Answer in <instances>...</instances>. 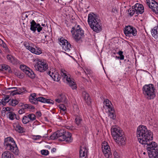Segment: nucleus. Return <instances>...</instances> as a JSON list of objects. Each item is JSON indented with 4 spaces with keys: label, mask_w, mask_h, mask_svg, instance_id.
Here are the masks:
<instances>
[{
    "label": "nucleus",
    "mask_w": 158,
    "mask_h": 158,
    "mask_svg": "<svg viewBox=\"0 0 158 158\" xmlns=\"http://www.w3.org/2000/svg\"><path fill=\"white\" fill-rule=\"evenodd\" d=\"M136 135L139 142L143 145L149 144L153 139L152 132L144 126H140L138 127Z\"/></svg>",
    "instance_id": "obj_1"
},
{
    "label": "nucleus",
    "mask_w": 158,
    "mask_h": 158,
    "mask_svg": "<svg viewBox=\"0 0 158 158\" xmlns=\"http://www.w3.org/2000/svg\"><path fill=\"white\" fill-rule=\"evenodd\" d=\"M71 134L69 132H66L64 129L58 130L57 133L53 134L50 136L51 139H55L58 138V140L61 141H65L67 143L72 142Z\"/></svg>",
    "instance_id": "obj_2"
},
{
    "label": "nucleus",
    "mask_w": 158,
    "mask_h": 158,
    "mask_svg": "<svg viewBox=\"0 0 158 158\" xmlns=\"http://www.w3.org/2000/svg\"><path fill=\"white\" fill-rule=\"evenodd\" d=\"M88 22L90 27L95 32L98 33L101 31L102 25L98 16L94 14H89Z\"/></svg>",
    "instance_id": "obj_3"
},
{
    "label": "nucleus",
    "mask_w": 158,
    "mask_h": 158,
    "mask_svg": "<svg viewBox=\"0 0 158 158\" xmlns=\"http://www.w3.org/2000/svg\"><path fill=\"white\" fill-rule=\"evenodd\" d=\"M4 145L5 148L16 154H18L19 150L14 139L11 137H8L4 139Z\"/></svg>",
    "instance_id": "obj_4"
},
{
    "label": "nucleus",
    "mask_w": 158,
    "mask_h": 158,
    "mask_svg": "<svg viewBox=\"0 0 158 158\" xmlns=\"http://www.w3.org/2000/svg\"><path fill=\"white\" fill-rule=\"evenodd\" d=\"M156 89L152 84L145 85L142 88L143 95L149 99L154 98L156 96Z\"/></svg>",
    "instance_id": "obj_5"
},
{
    "label": "nucleus",
    "mask_w": 158,
    "mask_h": 158,
    "mask_svg": "<svg viewBox=\"0 0 158 158\" xmlns=\"http://www.w3.org/2000/svg\"><path fill=\"white\" fill-rule=\"evenodd\" d=\"M147 144V150L150 158H158V145L152 140Z\"/></svg>",
    "instance_id": "obj_6"
},
{
    "label": "nucleus",
    "mask_w": 158,
    "mask_h": 158,
    "mask_svg": "<svg viewBox=\"0 0 158 158\" xmlns=\"http://www.w3.org/2000/svg\"><path fill=\"white\" fill-rule=\"evenodd\" d=\"M71 31L73 35L74 34V38L77 41L84 36V31L78 25L76 24L74 27H73Z\"/></svg>",
    "instance_id": "obj_7"
},
{
    "label": "nucleus",
    "mask_w": 158,
    "mask_h": 158,
    "mask_svg": "<svg viewBox=\"0 0 158 158\" xmlns=\"http://www.w3.org/2000/svg\"><path fill=\"white\" fill-rule=\"evenodd\" d=\"M60 74L61 76L65 79L69 86L73 89H77V85L74 81V80L70 77L69 75L67 74V71L64 69H61Z\"/></svg>",
    "instance_id": "obj_8"
},
{
    "label": "nucleus",
    "mask_w": 158,
    "mask_h": 158,
    "mask_svg": "<svg viewBox=\"0 0 158 158\" xmlns=\"http://www.w3.org/2000/svg\"><path fill=\"white\" fill-rule=\"evenodd\" d=\"M35 69L40 72H43L48 68V64L41 60H38L34 65Z\"/></svg>",
    "instance_id": "obj_9"
},
{
    "label": "nucleus",
    "mask_w": 158,
    "mask_h": 158,
    "mask_svg": "<svg viewBox=\"0 0 158 158\" xmlns=\"http://www.w3.org/2000/svg\"><path fill=\"white\" fill-rule=\"evenodd\" d=\"M58 40L59 44L61 46L63 49L67 52L70 50L72 48L71 45L67 40L61 37L58 39Z\"/></svg>",
    "instance_id": "obj_10"
},
{
    "label": "nucleus",
    "mask_w": 158,
    "mask_h": 158,
    "mask_svg": "<svg viewBox=\"0 0 158 158\" xmlns=\"http://www.w3.org/2000/svg\"><path fill=\"white\" fill-rule=\"evenodd\" d=\"M14 89L10 91V95L13 96L16 94H20L23 93H26L27 92V90L26 88L24 87L18 88L15 87H13L11 88H8L7 89Z\"/></svg>",
    "instance_id": "obj_11"
},
{
    "label": "nucleus",
    "mask_w": 158,
    "mask_h": 158,
    "mask_svg": "<svg viewBox=\"0 0 158 158\" xmlns=\"http://www.w3.org/2000/svg\"><path fill=\"white\" fill-rule=\"evenodd\" d=\"M147 4L152 11L156 14H158V3L154 0H146Z\"/></svg>",
    "instance_id": "obj_12"
},
{
    "label": "nucleus",
    "mask_w": 158,
    "mask_h": 158,
    "mask_svg": "<svg viewBox=\"0 0 158 158\" xmlns=\"http://www.w3.org/2000/svg\"><path fill=\"white\" fill-rule=\"evenodd\" d=\"M124 32L127 36L131 37L132 35L135 36L137 34V31L136 29L130 26H126L124 30Z\"/></svg>",
    "instance_id": "obj_13"
},
{
    "label": "nucleus",
    "mask_w": 158,
    "mask_h": 158,
    "mask_svg": "<svg viewBox=\"0 0 158 158\" xmlns=\"http://www.w3.org/2000/svg\"><path fill=\"white\" fill-rule=\"evenodd\" d=\"M30 30L34 32H35L36 30L38 32H40L43 28L42 27H41L40 24L36 23L33 20L30 22Z\"/></svg>",
    "instance_id": "obj_14"
},
{
    "label": "nucleus",
    "mask_w": 158,
    "mask_h": 158,
    "mask_svg": "<svg viewBox=\"0 0 158 158\" xmlns=\"http://www.w3.org/2000/svg\"><path fill=\"white\" fill-rule=\"evenodd\" d=\"M102 152L106 158H110L111 157L112 154L109 146L107 145H102Z\"/></svg>",
    "instance_id": "obj_15"
},
{
    "label": "nucleus",
    "mask_w": 158,
    "mask_h": 158,
    "mask_svg": "<svg viewBox=\"0 0 158 158\" xmlns=\"http://www.w3.org/2000/svg\"><path fill=\"white\" fill-rule=\"evenodd\" d=\"M115 142L119 145L123 146L126 144V138L124 137L123 134L117 136L114 139Z\"/></svg>",
    "instance_id": "obj_16"
},
{
    "label": "nucleus",
    "mask_w": 158,
    "mask_h": 158,
    "mask_svg": "<svg viewBox=\"0 0 158 158\" xmlns=\"http://www.w3.org/2000/svg\"><path fill=\"white\" fill-rule=\"evenodd\" d=\"M111 133L114 139L123 134V131L120 130V128L116 127L111 129Z\"/></svg>",
    "instance_id": "obj_17"
},
{
    "label": "nucleus",
    "mask_w": 158,
    "mask_h": 158,
    "mask_svg": "<svg viewBox=\"0 0 158 158\" xmlns=\"http://www.w3.org/2000/svg\"><path fill=\"white\" fill-rule=\"evenodd\" d=\"M6 58L8 61L13 64L16 65L20 63V61L19 60L11 55H7Z\"/></svg>",
    "instance_id": "obj_18"
},
{
    "label": "nucleus",
    "mask_w": 158,
    "mask_h": 158,
    "mask_svg": "<svg viewBox=\"0 0 158 158\" xmlns=\"http://www.w3.org/2000/svg\"><path fill=\"white\" fill-rule=\"evenodd\" d=\"M132 8L135 9V10H136V14H141L144 12V8L142 4L137 3L132 6Z\"/></svg>",
    "instance_id": "obj_19"
},
{
    "label": "nucleus",
    "mask_w": 158,
    "mask_h": 158,
    "mask_svg": "<svg viewBox=\"0 0 158 158\" xmlns=\"http://www.w3.org/2000/svg\"><path fill=\"white\" fill-rule=\"evenodd\" d=\"M48 74L50 75L54 81H60V75L57 73H51L50 71H49L48 72Z\"/></svg>",
    "instance_id": "obj_20"
},
{
    "label": "nucleus",
    "mask_w": 158,
    "mask_h": 158,
    "mask_svg": "<svg viewBox=\"0 0 158 158\" xmlns=\"http://www.w3.org/2000/svg\"><path fill=\"white\" fill-rule=\"evenodd\" d=\"M82 96L87 104L89 105L91 103V100L89 94L85 91L82 92Z\"/></svg>",
    "instance_id": "obj_21"
},
{
    "label": "nucleus",
    "mask_w": 158,
    "mask_h": 158,
    "mask_svg": "<svg viewBox=\"0 0 158 158\" xmlns=\"http://www.w3.org/2000/svg\"><path fill=\"white\" fill-rule=\"evenodd\" d=\"M67 98L64 94H60L58 96V98L56 99V101L58 103L65 102H66Z\"/></svg>",
    "instance_id": "obj_22"
},
{
    "label": "nucleus",
    "mask_w": 158,
    "mask_h": 158,
    "mask_svg": "<svg viewBox=\"0 0 158 158\" xmlns=\"http://www.w3.org/2000/svg\"><path fill=\"white\" fill-rule=\"evenodd\" d=\"M87 152L86 147H81L79 152L80 158H86Z\"/></svg>",
    "instance_id": "obj_23"
},
{
    "label": "nucleus",
    "mask_w": 158,
    "mask_h": 158,
    "mask_svg": "<svg viewBox=\"0 0 158 158\" xmlns=\"http://www.w3.org/2000/svg\"><path fill=\"white\" fill-rule=\"evenodd\" d=\"M37 98L36 97V94L35 93H32L31 94L29 97L30 102L35 105L37 104L38 102H37Z\"/></svg>",
    "instance_id": "obj_24"
},
{
    "label": "nucleus",
    "mask_w": 158,
    "mask_h": 158,
    "mask_svg": "<svg viewBox=\"0 0 158 158\" xmlns=\"http://www.w3.org/2000/svg\"><path fill=\"white\" fill-rule=\"evenodd\" d=\"M2 158H15L13 154L9 151H6L2 155Z\"/></svg>",
    "instance_id": "obj_25"
},
{
    "label": "nucleus",
    "mask_w": 158,
    "mask_h": 158,
    "mask_svg": "<svg viewBox=\"0 0 158 158\" xmlns=\"http://www.w3.org/2000/svg\"><path fill=\"white\" fill-rule=\"evenodd\" d=\"M25 74L31 78L33 79L35 77V75L33 72L30 68L28 70L25 71Z\"/></svg>",
    "instance_id": "obj_26"
},
{
    "label": "nucleus",
    "mask_w": 158,
    "mask_h": 158,
    "mask_svg": "<svg viewBox=\"0 0 158 158\" xmlns=\"http://www.w3.org/2000/svg\"><path fill=\"white\" fill-rule=\"evenodd\" d=\"M108 111L109 112V116L110 118L114 120L115 119L116 116L115 114L114 113L115 110L113 108L109 109Z\"/></svg>",
    "instance_id": "obj_27"
},
{
    "label": "nucleus",
    "mask_w": 158,
    "mask_h": 158,
    "mask_svg": "<svg viewBox=\"0 0 158 158\" xmlns=\"http://www.w3.org/2000/svg\"><path fill=\"white\" fill-rule=\"evenodd\" d=\"M0 45L4 49V51L6 52L9 53L10 50L7 47L5 43L2 39H0Z\"/></svg>",
    "instance_id": "obj_28"
},
{
    "label": "nucleus",
    "mask_w": 158,
    "mask_h": 158,
    "mask_svg": "<svg viewBox=\"0 0 158 158\" xmlns=\"http://www.w3.org/2000/svg\"><path fill=\"white\" fill-rule=\"evenodd\" d=\"M15 129L16 131L19 133H23L24 132L23 128L19 124H15Z\"/></svg>",
    "instance_id": "obj_29"
},
{
    "label": "nucleus",
    "mask_w": 158,
    "mask_h": 158,
    "mask_svg": "<svg viewBox=\"0 0 158 158\" xmlns=\"http://www.w3.org/2000/svg\"><path fill=\"white\" fill-rule=\"evenodd\" d=\"M7 117L10 120H13L16 117V114L12 111H9L6 113Z\"/></svg>",
    "instance_id": "obj_30"
},
{
    "label": "nucleus",
    "mask_w": 158,
    "mask_h": 158,
    "mask_svg": "<svg viewBox=\"0 0 158 158\" xmlns=\"http://www.w3.org/2000/svg\"><path fill=\"white\" fill-rule=\"evenodd\" d=\"M104 103L106 104V106L108 108L110 109L113 108V105L110 101L108 99H105L104 102Z\"/></svg>",
    "instance_id": "obj_31"
},
{
    "label": "nucleus",
    "mask_w": 158,
    "mask_h": 158,
    "mask_svg": "<svg viewBox=\"0 0 158 158\" xmlns=\"http://www.w3.org/2000/svg\"><path fill=\"white\" fill-rule=\"evenodd\" d=\"M158 27H155L153 29L151 30V32L153 37H155L158 34Z\"/></svg>",
    "instance_id": "obj_32"
},
{
    "label": "nucleus",
    "mask_w": 158,
    "mask_h": 158,
    "mask_svg": "<svg viewBox=\"0 0 158 158\" xmlns=\"http://www.w3.org/2000/svg\"><path fill=\"white\" fill-rule=\"evenodd\" d=\"M31 52L33 53L36 55H39L42 53V51L40 48H34V50L33 51H31Z\"/></svg>",
    "instance_id": "obj_33"
},
{
    "label": "nucleus",
    "mask_w": 158,
    "mask_h": 158,
    "mask_svg": "<svg viewBox=\"0 0 158 158\" xmlns=\"http://www.w3.org/2000/svg\"><path fill=\"white\" fill-rule=\"evenodd\" d=\"M82 121L81 117L80 116L77 115L76 116L75 119V122L76 123L77 125H79L81 123Z\"/></svg>",
    "instance_id": "obj_34"
},
{
    "label": "nucleus",
    "mask_w": 158,
    "mask_h": 158,
    "mask_svg": "<svg viewBox=\"0 0 158 158\" xmlns=\"http://www.w3.org/2000/svg\"><path fill=\"white\" fill-rule=\"evenodd\" d=\"M19 103V101L16 99H12L9 102V104L12 106H15Z\"/></svg>",
    "instance_id": "obj_35"
},
{
    "label": "nucleus",
    "mask_w": 158,
    "mask_h": 158,
    "mask_svg": "<svg viewBox=\"0 0 158 158\" xmlns=\"http://www.w3.org/2000/svg\"><path fill=\"white\" fill-rule=\"evenodd\" d=\"M128 12L129 14L131 16H133L135 13L136 14V10H135V9L132 8V6L131 8H130L128 10Z\"/></svg>",
    "instance_id": "obj_36"
},
{
    "label": "nucleus",
    "mask_w": 158,
    "mask_h": 158,
    "mask_svg": "<svg viewBox=\"0 0 158 158\" xmlns=\"http://www.w3.org/2000/svg\"><path fill=\"white\" fill-rule=\"evenodd\" d=\"M28 117L29 120L31 121H33L35 120L36 119V117L35 115L33 114H30L27 115Z\"/></svg>",
    "instance_id": "obj_37"
},
{
    "label": "nucleus",
    "mask_w": 158,
    "mask_h": 158,
    "mask_svg": "<svg viewBox=\"0 0 158 158\" xmlns=\"http://www.w3.org/2000/svg\"><path fill=\"white\" fill-rule=\"evenodd\" d=\"M22 123L24 124H26L30 122L27 115L24 116L22 120Z\"/></svg>",
    "instance_id": "obj_38"
},
{
    "label": "nucleus",
    "mask_w": 158,
    "mask_h": 158,
    "mask_svg": "<svg viewBox=\"0 0 158 158\" xmlns=\"http://www.w3.org/2000/svg\"><path fill=\"white\" fill-rule=\"evenodd\" d=\"M24 107L26 109L32 110L35 109V107L30 104H25L24 105Z\"/></svg>",
    "instance_id": "obj_39"
},
{
    "label": "nucleus",
    "mask_w": 158,
    "mask_h": 158,
    "mask_svg": "<svg viewBox=\"0 0 158 158\" xmlns=\"http://www.w3.org/2000/svg\"><path fill=\"white\" fill-rule=\"evenodd\" d=\"M20 68L25 73L26 70H29V68L24 65H21L20 66Z\"/></svg>",
    "instance_id": "obj_40"
},
{
    "label": "nucleus",
    "mask_w": 158,
    "mask_h": 158,
    "mask_svg": "<svg viewBox=\"0 0 158 158\" xmlns=\"http://www.w3.org/2000/svg\"><path fill=\"white\" fill-rule=\"evenodd\" d=\"M10 97L9 95H6L3 99L4 103L5 104L6 103L9 102L10 101Z\"/></svg>",
    "instance_id": "obj_41"
},
{
    "label": "nucleus",
    "mask_w": 158,
    "mask_h": 158,
    "mask_svg": "<svg viewBox=\"0 0 158 158\" xmlns=\"http://www.w3.org/2000/svg\"><path fill=\"white\" fill-rule=\"evenodd\" d=\"M25 46L26 47V48L30 51L31 52V51H33V50H34V48L29 45L28 44H26Z\"/></svg>",
    "instance_id": "obj_42"
},
{
    "label": "nucleus",
    "mask_w": 158,
    "mask_h": 158,
    "mask_svg": "<svg viewBox=\"0 0 158 158\" xmlns=\"http://www.w3.org/2000/svg\"><path fill=\"white\" fill-rule=\"evenodd\" d=\"M41 154L43 155L47 156L49 154V152L46 150H43L41 151Z\"/></svg>",
    "instance_id": "obj_43"
},
{
    "label": "nucleus",
    "mask_w": 158,
    "mask_h": 158,
    "mask_svg": "<svg viewBox=\"0 0 158 158\" xmlns=\"http://www.w3.org/2000/svg\"><path fill=\"white\" fill-rule=\"evenodd\" d=\"M117 53L118 54V55L120 56L119 57L121 58V60H123L124 59V56L123 54V52L121 51H119Z\"/></svg>",
    "instance_id": "obj_44"
},
{
    "label": "nucleus",
    "mask_w": 158,
    "mask_h": 158,
    "mask_svg": "<svg viewBox=\"0 0 158 158\" xmlns=\"http://www.w3.org/2000/svg\"><path fill=\"white\" fill-rule=\"evenodd\" d=\"M46 102H45V103L51 104H53L54 103V102L50 99L46 98Z\"/></svg>",
    "instance_id": "obj_45"
},
{
    "label": "nucleus",
    "mask_w": 158,
    "mask_h": 158,
    "mask_svg": "<svg viewBox=\"0 0 158 158\" xmlns=\"http://www.w3.org/2000/svg\"><path fill=\"white\" fill-rule=\"evenodd\" d=\"M59 108L63 111H65L66 110V107L63 104L60 105L59 106Z\"/></svg>",
    "instance_id": "obj_46"
},
{
    "label": "nucleus",
    "mask_w": 158,
    "mask_h": 158,
    "mask_svg": "<svg viewBox=\"0 0 158 158\" xmlns=\"http://www.w3.org/2000/svg\"><path fill=\"white\" fill-rule=\"evenodd\" d=\"M26 109L24 108V107H23V108L19 110L18 112L20 114H22L24 113L25 112V110Z\"/></svg>",
    "instance_id": "obj_47"
},
{
    "label": "nucleus",
    "mask_w": 158,
    "mask_h": 158,
    "mask_svg": "<svg viewBox=\"0 0 158 158\" xmlns=\"http://www.w3.org/2000/svg\"><path fill=\"white\" fill-rule=\"evenodd\" d=\"M7 111L6 109V107L3 108L2 110V115H5L6 114V112Z\"/></svg>",
    "instance_id": "obj_48"
},
{
    "label": "nucleus",
    "mask_w": 158,
    "mask_h": 158,
    "mask_svg": "<svg viewBox=\"0 0 158 158\" xmlns=\"http://www.w3.org/2000/svg\"><path fill=\"white\" fill-rule=\"evenodd\" d=\"M36 115L39 117H40L42 115L40 111L37 112H36Z\"/></svg>",
    "instance_id": "obj_49"
},
{
    "label": "nucleus",
    "mask_w": 158,
    "mask_h": 158,
    "mask_svg": "<svg viewBox=\"0 0 158 158\" xmlns=\"http://www.w3.org/2000/svg\"><path fill=\"white\" fill-rule=\"evenodd\" d=\"M85 70L87 72H86L85 71V72L86 74H90L91 73V71L88 69H86Z\"/></svg>",
    "instance_id": "obj_50"
},
{
    "label": "nucleus",
    "mask_w": 158,
    "mask_h": 158,
    "mask_svg": "<svg viewBox=\"0 0 158 158\" xmlns=\"http://www.w3.org/2000/svg\"><path fill=\"white\" fill-rule=\"evenodd\" d=\"M4 101H3V99H0V105H4L5 104L4 103Z\"/></svg>",
    "instance_id": "obj_51"
},
{
    "label": "nucleus",
    "mask_w": 158,
    "mask_h": 158,
    "mask_svg": "<svg viewBox=\"0 0 158 158\" xmlns=\"http://www.w3.org/2000/svg\"><path fill=\"white\" fill-rule=\"evenodd\" d=\"M113 155L115 157H118V153L116 152H114L113 153Z\"/></svg>",
    "instance_id": "obj_52"
},
{
    "label": "nucleus",
    "mask_w": 158,
    "mask_h": 158,
    "mask_svg": "<svg viewBox=\"0 0 158 158\" xmlns=\"http://www.w3.org/2000/svg\"><path fill=\"white\" fill-rule=\"evenodd\" d=\"M41 137V136L40 135H37L35 136V138H34L35 140H37L40 139Z\"/></svg>",
    "instance_id": "obj_53"
},
{
    "label": "nucleus",
    "mask_w": 158,
    "mask_h": 158,
    "mask_svg": "<svg viewBox=\"0 0 158 158\" xmlns=\"http://www.w3.org/2000/svg\"><path fill=\"white\" fill-rule=\"evenodd\" d=\"M42 97H40L38 98L37 102H38V101H39V102H41V101H42Z\"/></svg>",
    "instance_id": "obj_54"
},
{
    "label": "nucleus",
    "mask_w": 158,
    "mask_h": 158,
    "mask_svg": "<svg viewBox=\"0 0 158 158\" xmlns=\"http://www.w3.org/2000/svg\"><path fill=\"white\" fill-rule=\"evenodd\" d=\"M46 98H44V97H42V101H41V102L44 103H45V102H46Z\"/></svg>",
    "instance_id": "obj_55"
},
{
    "label": "nucleus",
    "mask_w": 158,
    "mask_h": 158,
    "mask_svg": "<svg viewBox=\"0 0 158 158\" xmlns=\"http://www.w3.org/2000/svg\"><path fill=\"white\" fill-rule=\"evenodd\" d=\"M56 148H53L51 150V152L52 153H53L54 152H55L56 151Z\"/></svg>",
    "instance_id": "obj_56"
},
{
    "label": "nucleus",
    "mask_w": 158,
    "mask_h": 158,
    "mask_svg": "<svg viewBox=\"0 0 158 158\" xmlns=\"http://www.w3.org/2000/svg\"><path fill=\"white\" fill-rule=\"evenodd\" d=\"M6 109L7 111H9V112L11 111H10L11 110V108L9 107H6Z\"/></svg>",
    "instance_id": "obj_57"
},
{
    "label": "nucleus",
    "mask_w": 158,
    "mask_h": 158,
    "mask_svg": "<svg viewBox=\"0 0 158 158\" xmlns=\"http://www.w3.org/2000/svg\"><path fill=\"white\" fill-rule=\"evenodd\" d=\"M124 61H125V63H126L127 64H130L129 63V62H129V60H128V59L127 60H126V59H125V60Z\"/></svg>",
    "instance_id": "obj_58"
},
{
    "label": "nucleus",
    "mask_w": 158,
    "mask_h": 158,
    "mask_svg": "<svg viewBox=\"0 0 158 158\" xmlns=\"http://www.w3.org/2000/svg\"><path fill=\"white\" fill-rule=\"evenodd\" d=\"M15 118L17 120H19L20 119V117L19 116H16V117H15Z\"/></svg>",
    "instance_id": "obj_59"
},
{
    "label": "nucleus",
    "mask_w": 158,
    "mask_h": 158,
    "mask_svg": "<svg viewBox=\"0 0 158 158\" xmlns=\"http://www.w3.org/2000/svg\"><path fill=\"white\" fill-rule=\"evenodd\" d=\"M18 76V77L20 78H21L22 77V76L23 75H22L21 74H20V73H19V75H17Z\"/></svg>",
    "instance_id": "obj_60"
},
{
    "label": "nucleus",
    "mask_w": 158,
    "mask_h": 158,
    "mask_svg": "<svg viewBox=\"0 0 158 158\" xmlns=\"http://www.w3.org/2000/svg\"><path fill=\"white\" fill-rule=\"evenodd\" d=\"M116 58L118 59H120L121 60V58H120V57L119 56H116Z\"/></svg>",
    "instance_id": "obj_61"
},
{
    "label": "nucleus",
    "mask_w": 158,
    "mask_h": 158,
    "mask_svg": "<svg viewBox=\"0 0 158 158\" xmlns=\"http://www.w3.org/2000/svg\"><path fill=\"white\" fill-rule=\"evenodd\" d=\"M25 17L26 18H27L28 17V15H27V14H25Z\"/></svg>",
    "instance_id": "obj_62"
},
{
    "label": "nucleus",
    "mask_w": 158,
    "mask_h": 158,
    "mask_svg": "<svg viewBox=\"0 0 158 158\" xmlns=\"http://www.w3.org/2000/svg\"><path fill=\"white\" fill-rule=\"evenodd\" d=\"M42 26L43 27H44V26H45V24H42Z\"/></svg>",
    "instance_id": "obj_63"
},
{
    "label": "nucleus",
    "mask_w": 158,
    "mask_h": 158,
    "mask_svg": "<svg viewBox=\"0 0 158 158\" xmlns=\"http://www.w3.org/2000/svg\"><path fill=\"white\" fill-rule=\"evenodd\" d=\"M2 52V50L1 49H0V53H1Z\"/></svg>",
    "instance_id": "obj_64"
}]
</instances>
